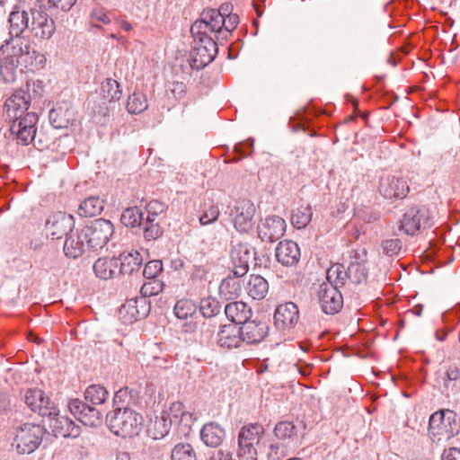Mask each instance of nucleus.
Wrapping results in <instances>:
<instances>
[{
    "mask_svg": "<svg viewBox=\"0 0 460 460\" xmlns=\"http://www.w3.org/2000/svg\"><path fill=\"white\" fill-rule=\"evenodd\" d=\"M276 258L284 266H294L300 260V249L296 243L284 240L276 248Z\"/></svg>",
    "mask_w": 460,
    "mask_h": 460,
    "instance_id": "obj_27",
    "label": "nucleus"
},
{
    "mask_svg": "<svg viewBox=\"0 0 460 460\" xmlns=\"http://www.w3.org/2000/svg\"><path fill=\"white\" fill-rule=\"evenodd\" d=\"M193 37L190 65L194 69H200L213 61L217 53V44L213 37H202V35H193Z\"/></svg>",
    "mask_w": 460,
    "mask_h": 460,
    "instance_id": "obj_7",
    "label": "nucleus"
},
{
    "mask_svg": "<svg viewBox=\"0 0 460 460\" xmlns=\"http://www.w3.org/2000/svg\"><path fill=\"white\" fill-rule=\"evenodd\" d=\"M68 409L71 414L85 426L98 427L102 424L101 411L79 399L70 400Z\"/></svg>",
    "mask_w": 460,
    "mask_h": 460,
    "instance_id": "obj_13",
    "label": "nucleus"
},
{
    "mask_svg": "<svg viewBox=\"0 0 460 460\" xmlns=\"http://www.w3.org/2000/svg\"><path fill=\"white\" fill-rule=\"evenodd\" d=\"M30 16L25 11H13L8 19L10 38H22V33L30 29Z\"/></svg>",
    "mask_w": 460,
    "mask_h": 460,
    "instance_id": "obj_31",
    "label": "nucleus"
},
{
    "mask_svg": "<svg viewBox=\"0 0 460 460\" xmlns=\"http://www.w3.org/2000/svg\"><path fill=\"white\" fill-rule=\"evenodd\" d=\"M224 19V27H223V35L226 36V40L239 24V16L236 13H232L228 16H226Z\"/></svg>",
    "mask_w": 460,
    "mask_h": 460,
    "instance_id": "obj_56",
    "label": "nucleus"
},
{
    "mask_svg": "<svg viewBox=\"0 0 460 460\" xmlns=\"http://www.w3.org/2000/svg\"><path fill=\"white\" fill-rule=\"evenodd\" d=\"M384 253L388 256L398 254L401 250V241L399 239H389L382 243Z\"/></svg>",
    "mask_w": 460,
    "mask_h": 460,
    "instance_id": "obj_55",
    "label": "nucleus"
},
{
    "mask_svg": "<svg viewBox=\"0 0 460 460\" xmlns=\"http://www.w3.org/2000/svg\"><path fill=\"white\" fill-rule=\"evenodd\" d=\"M256 207L248 199H241L234 202L230 208V217L234 227L240 233H248L253 229L255 225L254 217Z\"/></svg>",
    "mask_w": 460,
    "mask_h": 460,
    "instance_id": "obj_9",
    "label": "nucleus"
},
{
    "mask_svg": "<svg viewBox=\"0 0 460 460\" xmlns=\"http://www.w3.org/2000/svg\"><path fill=\"white\" fill-rule=\"evenodd\" d=\"M287 228L286 221L279 216L270 215L265 217L258 226L259 237L262 241L275 242L281 238Z\"/></svg>",
    "mask_w": 460,
    "mask_h": 460,
    "instance_id": "obj_18",
    "label": "nucleus"
},
{
    "mask_svg": "<svg viewBox=\"0 0 460 460\" xmlns=\"http://www.w3.org/2000/svg\"><path fill=\"white\" fill-rule=\"evenodd\" d=\"M10 405V400L8 395L4 393H0V412L5 411Z\"/></svg>",
    "mask_w": 460,
    "mask_h": 460,
    "instance_id": "obj_63",
    "label": "nucleus"
},
{
    "mask_svg": "<svg viewBox=\"0 0 460 460\" xmlns=\"http://www.w3.org/2000/svg\"><path fill=\"white\" fill-rule=\"evenodd\" d=\"M239 277L224 279L219 287L220 295L226 299H232L240 296L242 288Z\"/></svg>",
    "mask_w": 460,
    "mask_h": 460,
    "instance_id": "obj_39",
    "label": "nucleus"
},
{
    "mask_svg": "<svg viewBox=\"0 0 460 460\" xmlns=\"http://www.w3.org/2000/svg\"><path fill=\"white\" fill-rule=\"evenodd\" d=\"M168 91L175 99H181L186 93V84L182 82H172L168 85Z\"/></svg>",
    "mask_w": 460,
    "mask_h": 460,
    "instance_id": "obj_57",
    "label": "nucleus"
},
{
    "mask_svg": "<svg viewBox=\"0 0 460 460\" xmlns=\"http://www.w3.org/2000/svg\"><path fill=\"white\" fill-rule=\"evenodd\" d=\"M378 190L385 199H403L410 188L404 179L394 175H385L379 180Z\"/></svg>",
    "mask_w": 460,
    "mask_h": 460,
    "instance_id": "obj_17",
    "label": "nucleus"
},
{
    "mask_svg": "<svg viewBox=\"0 0 460 460\" xmlns=\"http://www.w3.org/2000/svg\"><path fill=\"white\" fill-rule=\"evenodd\" d=\"M148 107L147 99L141 93H134L129 95L127 102V109L128 112L138 114L146 111Z\"/></svg>",
    "mask_w": 460,
    "mask_h": 460,
    "instance_id": "obj_44",
    "label": "nucleus"
},
{
    "mask_svg": "<svg viewBox=\"0 0 460 460\" xmlns=\"http://www.w3.org/2000/svg\"><path fill=\"white\" fill-rule=\"evenodd\" d=\"M274 433L279 439H289L296 434V426L290 421H280L276 425Z\"/></svg>",
    "mask_w": 460,
    "mask_h": 460,
    "instance_id": "obj_47",
    "label": "nucleus"
},
{
    "mask_svg": "<svg viewBox=\"0 0 460 460\" xmlns=\"http://www.w3.org/2000/svg\"><path fill=\"white\" fill-rule=\"evenodd\" d=\"M223 27L224 19L220 17V13L208 10L203 12L200 20L192 24L190 31L192 35H202V37H213L215 40H225Z\"/></svg>",
    "mask_w": 460,
    "mask_h": 460,
    "instance_id": "obj_8",
    "label": "nucleus"
},
{
    "mask_svg": "<svg viewBox=\"0 0 460 460\" xmlns=\"http://www.w3.org/2000/svg\"><path fill=\"white\" fill-rule=\"evenodd\" d=\"M232 10L233 5L230 3H225L221 4L218 9H209V11H215V13H219L221 18L232 14Z\"/></svg>",
    "mask_w": 460,
    "mask_h": 460,
    "instance_id": "obj_61",
    "label": "nucleus"
},
{
    "mask_svg": "<svg viewBox=\"0 0 460 460\" xmlns=\"http://www.w3.org/2000/svg\"><path fill=\"white\" fill-rule=\"evenodd\" d=\"M45 429L38 424L26 422L13 430L12 447L20 455L33 453L41 444Z\"/></svg>",
    "mask_w": 460,
    "mask_h": 460,
    "instance_id": "obj_4",
    "label": "nucleus"
},
{
    "mask_svg": "<svg viewBox=\"0 0 460 460\" xmlns=\"http://www.w3.org/2000/svg\"><path fill=\"white\" fill-rule=\"evenodd\" d=\"M251 253L248 248L243 244L235 245L231 251L233 263L232 272L235 277H243L249 270Z\"/></svg>",
    "mask_w": 460,
    "mask_h": 460,
    "instance_id": "obj_29",
    "label": "nucleus"
},
{
    "mask_svg": "<svg viewBox=\"0 0 460 460\" xmlns=\"http://www.w3.org/2000/svg\"><path fill=\"white\" fill-rule=\"evenodd\" d=\"M326 279V283H331L338 288L345 284V281L348 279L347 270H344L343 265L339 263L334 264L327 270Z\"/></svg>",
    "mask_w": 460,
    "mask_h": 460,
    "instance_id": "obj_42",
    "label": "nucleus"
},
{
    "mask_svg": "<svg viewBox=\"0 0 460 460\" xmlns=\"http://www.w3.org/2000/svg\"><path fill=\"white\" fill-rule=\"evenodd\" d=\"M199 312L206 318L216 315L219 312L218 302L210 297L201 299Z\"/></svg>",
    "mask_w": 460,
    "mask_h": 460,
    "instance_id": "obj_48",
    "label": "nucleus"
},
{
    "mask_svg": "<svg viewBox=\"0 0 460 460\" xmlns=\"http://www.w3.org/2000/svg\"><path fill=\"white\" fill-rule=\"evenodd\" d=\"M143 213L137 207L125 209L121 215V222L126 226L135 227L140 225Z\"/></svg>",
    "mask_w": 460,
    "mask_h": 460,
    "instance_id": "obj_45",
    "label": "nucleus"
},
{
    "mask_svg": "<svg viewBox=\"0 0 460 460\" xmlns=\"http://www.w3.org/2000/svg\"><path fill=\"white\" fill-rule=\"evenodd\" d=\"M247 295L255 300L263 299L269 292L268 281L260 275H251L244 286Z\"/></svg>",
    "mask_w": 460,
    "mask_h": 460,
    "instance_id": "obj_33",
    "label": "nucleus"
},
{
    "mask_svg": "<svg viewBox=\"0 0 460 460\" xmlns=\"http://www.w3.org/2000/svg\"><path fill=\"white\" fill-rule=\"evenodd\" d=\"M219 208L215 204L210 205L199 217L200 225L207 226L216 222L219 217Z\"/></svg>",
    "mask_w": 460,
    "mask_h": 460,
    "instance_id": "obj_52",
    "label": "nucleus"
},
{
    "mask_svg": "<svg viewBox=\"0 0 460 460\" xmlns=\"http://www.w3.org/2000/svg\"><path fill=\"white\" fill-rule=\"evenodd\" d=\"M172 460H196V455L189 444H178L172 451Z\"/></svg>",
    "mask_w": 460,
    "mask_h": 460,
    "instance_id": "obj_46",
    "label": "nucleus"
},
{
    "mask_svg": "<svg viewBox=\"0 0 460 460\" xmlns=\"http://www.w3.org/2000/svg\"><path fill=\"white\" fill-rule=\"evenodd\" d=\"M24 402L34 412L41 416L57 415V409L45 393L39 388L28 389L24 394Z\"/></svg>",
    "mask_w": 460,
    "mask_h": 460,
    "instance_id": "obj_15",
    "label": "nucleus"
},
{
    "mask_svg": "<svg viewBox=\"0 0 460 460\" xmlns=\"http://www.w3.org/2000/svg\"><path fill=\"white\" fill-rule=\"evenodd\" d=\"M268 456L271 460H280L285 456V447L279 444H272Z\"/></svg>",
    "mask_w": 460,
    "mask_h": 460,
    "instance_id": "obj_58",
    "label": "nucleus"
},
{
    "mask_svg": "<svg viewBox=\"0 0 460 460\" xmlns=\"http://www.w3.org/2000/svg\"><path fill=\"white\" fill-rule=\"evenodd\" d=\"M155 218H146L144 229V237L147 241L159 238L163 234V229L158 223H155Z\"/></svg>",
    "mask_w": 460,
    "mask_h": 460,
    "instance_id": "obj_49",
    "label": "nucleus"
},
{
    "mask_svg": "<svg viewBox=\"0 0 460 460\" xmlns=\"http://www.w3.org/2000/svg\"><path fill=\"white\" fill-rule=\"evenodd\" d=\"M109 393L107 389L101 385H91L84 392V399L93 405H101L104 403L108 398Z\"/></svg>",
    "mask_w": 460,
    "mask_h": 460,
    "instance_id": "obj_38",
    "label": "nucleus"
},
{
    "mask_svg": "<svg viewBox=\"0 0 460 460\" xmlns=\"http://www.w3.org/2000/svg\"><path fill=\"white\" fill-rule=\"evenodd\" d=\"M442 378L446 390L453 388L455 386V382L460 378V368L456 365H450Z\"/></svg>",
    "mask_w": 460,
    "mask_h": 460,
    "instance_id": "obj_51",
    "label": "nucleus"
},
{
    "mask_svg": "<svg viewBox=\"0 0 460 460\" xmlns=\"http://www.w3.org/2000/svg\"><path fill=\"white\" fill-rule=\"evenodd\" d=\"M164 284L158 279H148V281L145 282L141 288V297H145L146 299L147 296H152L158 295L163 291Z\"/></svg>",
    "mask_w": 460,
    "mask_h": 460,
    "instance_id": "obj_50",
    "label": "nucleus"
},
{
    "mask_svg": "<svg viewBox=\"0 0 460 460\" xmlns=\"http://www.w3.org/2000/svg\"><path fill=\"white\" fill-rule=\"evenodd\" d=\"M242 332V341L248 344L259 343L266 337L268 333V325L264 322L246 321L240 327Z\"/></svg>",
    "mask_w": 460,
    "mask_h": 460,
    "instance_id": "obj_26",
    "label": "nucleus"
},
{
    "mask_svg": "<svg viewBox=\"0 0 460 460\" xmlns=\"http://www.w3.org/2000/svg\"><path fill=\"white\" fill-rule=\"evenodd\" d=\"M264 434V429L258 424L244 426L238 435L237 456L243 460H258L257 447Z\"/></svg>",
    "mask_w": 460,
    "mask_h": 460,
    "instance_id": "obj_6",
    "label": "nucleus"
},
{
    "mask_svg": "<svg viewBox=\"0 0 460 460\" xmlns=\"http://www.w3.org/2000/svg\"><path fill=\"white\" fill-rule=\"evenodd\" d=\"M81 229L83 237L86 239L90 250L93 251L102 249L114 232L111 222L103 218L96 219Z\"/></svg>",
    "mask_w": 460,
    "mask_h": 460,
    "instance_id": "obj_10",
    "label": "nucleus"
},
{
    "mask_svg": "<svg viewBox=\"0 0 460 460\" xmlns=\"http://www.w3.org/2000/svg\"><path fill=\"white\" fill-rule=\"evenodd\" d=\"M240 327L234 323L222 325L217 334V344L226 349L238 348L242 341Z\"/></svg>",
    "mask_w": 460,
    "mask_h": 460,
    "instance_id": "obj_24",
    "label": "nucleus"
},
{
    "mask_svg": "<svg viewBox=\"0 0 460 460\" xmlns=\"http://www.w3.org/2000/svg\"><path fill=\"white\" fill-rule=\"evenodd\" d=\"M31 22L30 30L31 34L40 40H48L55 32V22L47 13L33 9L31 11Z\"/></svg>",
    "mask_w": 460,
    "mask_h": 460,
    "instance_id": "obj_19",
    "label": "nucleus"
},
{
    "mask_svg": "<svg viewBox=\"0 0 460 460\" xmlns=\"http://www.w3.org/2000/svg\"><path fill=\"white\" fill-rule=\"evenodd\" d=\"M49 418L51 419L50 427L53 429L55 436L77 438L80 435V426L66 416H59L57 412V415H52Z\"/></svg>",
    "mask_w": 460,
    "mask_h": 460,
    "instance_id": "obj_28",
    "label": "nucleus"
},
{
    "mask_svg": "<svg viewBox=\"0 0 460 460\" xmlns=\"http://www.w3.org/2000/svg\"><path fill=\"white\" fill-rule=\"evenodd\" d=\"M224 429L216 422H209L203 426L200 431L202 441L211 447L220 446L225 438Z\"/></svg>",
    "mask_w": 460,
    "mask_h": 460,
    "instance_id": "obj_32",
    "label": "nucleus"
},
{
    "mask_svg": "<svg viewBox=\"0 0 460 460\" xmlns=\"http://www.w3.org/2000/svg\"><path fill=\"white\" fill-rule=\"evenodd\" d=\"M430 213L424 207H412L409 208L401 220V228L407 234H414L421 228L430 227Z\"/></svg>",
    "mask_w": 460,
    "mask_h": 460,
    "instance_id": "obj_12",
    "label": "nucleus"
},
{
    "mask_svg": "<svg viewBox=\"0 0 460 460\" xmlns=\"http://www.w3.org/2000/svg\"><path fill=\"white\" fill-rule=\"evenodd\" d=\"M173 312L178 319L185 320L182 325L184 332H193L198 328L197 305L190 299H181L174 305Z\"/></svg>",
    "mask_w": 460,
    "mask_h": 460,
    "instance_id": "obj_21",
    "label": "nucleus"
},
{
    "mask_svg": "<svg viewBox=\"0 0 460 460\" xmlns=\"http://www.w3.org/2000/svg\"><path fill=\"white\" fill-rule=\"evenodd\" d=\"M163 270V263L161 261L154 260L148 261L143 270V275L147 279H156V277Z\"/></svg>",
    "mask_w": 460,
    "mask_h": 460,
    "instance_id": "obj_53",
    "label": "nucleus"
},
{
    "mask_svg": "<svg viewBox=\"0 0 460 460\" xmlns=\"http://www.w3.org/2000/svg\"><path fill=\"white\" fill-rule=\"evenodd\" d=\"M95 275L102 279H110L120 273L117 258H99L93 264Z\"/></svg>",
    "mask_w": 460,
    "mask_h": 460,
    "instance_id": "obj_34",
    "label": "nucleus"
},
{
    "mask_svg": "<svg viewBox=\"0 0 460 460\" xmlns=\"http://www.w3.org/2000/svg\"><path fill=\"white\" fill-rule=\"evenodd\" d=\"M101 93L105 99L110 101L119 100L122 95L119 84L111 78H107L102 83Z\"/></svg>",
    "mask_w": 460,
    "mask_h": 460,
    "instance_id": "obj_43",
    "label": "nucleus"
},
{
    "mask_svg": "<svg viewBox=\"0 0 460 460\" xmlns=\"http://www.w3.org/2000/svg\"><path fill=\"white\" fill-rule=\"evenodd\" d=\"M312 208L309 205L300 206L294 210L291 223L297 229L305 228L312 220Z\"/></svg>",
    "mask_w": 460,
    "mask_h": 460,
    "instance_id": "obj_41",
    "label": "nucleus"
},
{
    "mask_svg": "<svg viewBox=\"0 0 460 460\" xmlns=\"http://www.w3.org/2000/svg\"><path fill=\"white\" fill-rule=\"evenodd\" d=\"M319 303L325 314H332L341 310L343 298L336 286L331 283H323L319 289Z\"/></svg>",
    "mask_w": 460,
    "mask_h": 460,
    "instance_id": "obj_16",
    "label": "nucleus"
},
{
    "mask_svg": "<svg viewBox=\"0 0 460 460\" xmlns=\"http://www.w3.org/2000/svg\"><path fill=\"white\" fill-rule=\"evenodd\" d=\"M116 24L126 32H129L133 30V25L128 21L121 18L116 20Z\"/></svg>",
    "mask_w": 460,
    "mask_h": 460,
    "instance_id": "obj_62",
    "label": "nucleus"
},
{
    "mask_svg": "<svg viewBox=\"0 0 460 460\" xmlns=\"http://www.w3.org/2000/svg\"><path fill=\"white\" fill-rule=\"evenodd\" d=\"M92 22L94 26L99 27L97 22L104 24L110 23V17L102 10H95L92 13Z\"/></svg>",
    "mask_w": 460,
    "mask_h": 460,
    "instance_id": "obj_59",
    "label": "nucleus"
},
{
    "mask_svg": "<svg viewBox=\"0 0 460 460\" xmlns=\"http://www.w3.org/2000/svg\"><path fill=\"white\" fill-rule=\"evenodd\" d=\"M49 119L56 128H65L74 120V111L68 108L58 106L50 111Z\"/></svg>",
    "mask_w": 460,
    "mask_h": 460,
    "instance_id": "obj_36",
    "label": "nucleus"
},
{
    "mask_svg": "<svg viewBox=\"0 0 460 460\" xmlns=\"http://www.w3.org/2000/svg\"><path fill=\"white\" fill-rule=\"evenodd\" d=\"M194 422L193 414L187 411L181 402H172L169 409L162 411L160 416L151 419L146 429L148 436L154 439L164 438L172 429V424L177 427L181 437H187Z\"/></svg>",
    "mask_w": 460,
    "mask_h": 460,
    "instance_id": "obj_2",
    "label": "nucleus"
},
{
    "mask_svg": "<svg viewBox=\"0 0 460 460\" xmlns=\"http://www.w3.org/2000/svg\"><path fill=\"white\" fill-rule=\"evenodd\" d=\"M74 218L65 212H56L49 215L45 223V231L48 237L58 240L72 231Z\"/></svg>",
    "mask_w": 460,
    "mask_h": 460,
    "instance_id": "obj_14",
    "label": "nucleus"
},
{
    "mask_svg": "<svg viewBox=\"0 0 460 460\" xmlns=\"http://www.w3.org/2000/svg\"><path fill=\"white\" fill-rule=\"evenodd\" d=\"M2 60L1 76L5 82H12L15 78V71H35L44 67L46 57L35 49L24 38H9L0 47Z\"/></svg>",
    "mask_w": 460,
    "mask_h": 460,
    "instance_id": "obj_1",
    "label": "nucleus"
},
{
    "mask_svg": "<svg viewBox=\"0 0 460 460\" xmlns=\"http://www.w3.org/2000/svg\"><path fill=\"white\" fill-rule=\"evenodd\" d=\"M459 430L456 415L453 411L441 410L434 412L429 421V436L433 442L450 439Z\"/></svg>",
    "mask_w": 460,
    "mask_h": 460,
    "instance_id": "obj_5",
    "label": "nucleus"
},
{
    "mask_svg": "<svg viewBox=\"0 0 460 460\" xmlns=\"http://www.w3.org/2000/svg\"><path fill=\"white\" fill-rule=\"evenodd\" d=\"M104 201L96 196H92L81 202L78 214L81 217H95L103 210Z\"/></svg>",
    "mask_w": 460,
    "mask_h": 460,
    "instance_id": "obj_37",
    "label": "nucleus"
},
{
    "mask_svg": "<svg viewBox=\"0 0 460 460\" xmlns=\"http://www.w3.org/2000/svg\"><path fill=\"white\" fill-rule=\"evenodd\" d=\"M167 208V206L165 203L154 199L151 200L146 205V212H147V217L146 218H155L158 217L159 215L163 214Z\"/></svg>",
    "mask_w": 460,
    "mask_h": 460,
    "instance_id": "obj_54",
    "label": "nucleus"
},
{
    "mask_svg": "<svg viewBox=\"0 0 460 460\" xmlns=\"http://www.w3.org/2000/svg\"><path fill=\"white\" fill-rule=\"evenodd\" d=\"M148 311L149 305L145 297H134L121 305L119 314L125 322L133 323L145 317Z\"/></svg>",
    "mask_w": 460,
    "mask_h": 460,
    "instance_id": "obj_23",
    "label": "nucleus"
},
{
    "mask_svg": "<svg viewBox=\"0 0 460 460\" xmlns=\"http://www.w3.org/2000/svg\"><path fill=\"white\" fill-rule=\"evenodd\" d=\"M106 423L115 436L127 438L139 435L144 419L139 412L131 408L118 407L107 413Z\"/></svg>",
    "mask_w": 460,
    "mask_h": 460,
    "instance_id": "obj_3",
    "label": "nucleus"
},
{
    "mask_svg": "<svg viewBox=\"0 0 460 460\" xmlns=\"http://www.w3.org/2000/svg\"><path fill=\"white\" fill-rule=\"evenodd\" d=\"M117 260L119 261V272L123 274H130L137 270L143 261L141 254L137 251L122 252Z\"/></svg>",
    "mask_w": 460,
    "mask_h": 460,
    "instance_id": "obj_35",
    "label": "nucleus"
},
{
    "mask_svg": "<svg viewBox=\"0 0 460 460\" xmlns=\"http://www.w3.org/2000/svg\"><path fill=\"white\" fill-rule=\"evenodd\" d=\"M12 121L10 131L17 141L22 145H29L35 137L38 115L28 112L22 118L10 119Z\"/></svg>",
    "mask_w": 460,
    "mask_h": 460,
    "instance_id": "obj_11",
    "label": "nucleus"
},
{
    "mask_svg": "<svg viewBox=\"0 0 460 460\" xmlns=\"http://www.w3.org/2000/svg\"><path fill=\"white\" fill-rule=\"evenodd\" d=\"M31 102L29 93L15 91L4 103L6 116L9 119L22 118L27 112Z\"/></svg>",
    "mask_w": 460,
    "mask_h": 460,
    "instance_id": "obj_22",
    "label": "nucleus"
},
{
    "mask_svg": "<svg viewBox=\"0 0 460 460\" xmlns=\"http://www.w3.org/2000/svg\"><path fill=\"white\" fill-rule=\"evenodd\" d=\"M299 320L297 305L293 302H287L277 306L274 313V324L281 331L293 329Z\"/></svg>",
    "mask_w": 460,
    "mask_h": 460,
    "instance_id": "obj_20",
    "label": "nucleus"
},
{
    "mask_svg": "<svg viewBox=\"0 0 460 460\" xmlns=\"http://www.w3.org/2000/svg\"><path fill=\"white\" fill-rule=\"evenodd\" d=\"M89 250L86 239L83 237L82 229L72 230L65 241V254L69 258L76 259Z\"/></svg>",
    "mask_w": 460,
    "mask_h": 460,
    "instance_id": "obj_25",
    "label": "nucleus"
},
{
    "mask_svg": "<svg viewBox=\"0 0 460 460\" xmlns=\"http://www.w3.org/2000/svg\"><path fill=\"white\" fill-rule=\"evenodd\" d=\"M226 317L234 324H243L252 316V308L244 302L234 301L228 303L225 307Z\"/></svg>",
    "mask_w": 460,
    "mask_h": 460,
    "instance_id": "obj_30",
    "label": "nucleus"
},
{
    "mask_svg": "<svg viewBox=\"0 0 460 460\" xmlns=\"http://www.w3.org/2000/svg\"><path fill=\"white\" fill-rule=\"evenodd\" d=\"M116 460H131V456L128 451H117Z\"/></svg>",
    "mask_w": 460,
    "mask_h": 460,
    "instance_id": "obj_64",
    "label": "nucleus"
},
{
    "mask_svg": "<svg viewBox=\"0 0 460 460\" xmlns=\"http://www.w3.org/2000/svg\"><path fill=\"white\" fill-rule=\"evenodd\" d=\"M441 460H460V449L456 447H449L445 449Z\"/></svg>",
    "mask_w": 460,
    "mask_h": 460,
    "instance_id": "obj_60",
    "label": "nucleus"
},
{
    "mask_svg": "<svg viewBox=\"0 0 460 460\" xmlns=\"http://www.w3.org/2000/svg\"><path fill=\"white\" fill-rule=\"evenodd\" d=\"M348 279L352 283L360 284L367 278V269L364 261H351L347 268Z\"/></svg>",
    "mask_w": 460,
    "mask_h": 460,
    "instance_id": "obj_40",
    "label": "nucleus"
}]
</instances>
